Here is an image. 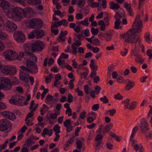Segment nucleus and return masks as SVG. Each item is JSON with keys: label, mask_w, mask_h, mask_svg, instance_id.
Masks as SVG:
<instances>
[{"label": "nucleus", "mask_w": 152, "mask_h": 152, "mask_svg": "<svg viewBox=\"0 0 152 152\" xmlns=\"http://www.w3.org/2000/svg\"><path fill=\"white\" fill-rule=\"evenodd\" d=\"M16 68L9 65L5 66L2 70V72L5 74L10 75H14L16 72Z\"/></svg>", "instance_id": "nucleus-5"}, {"label": "nucleus", "mask_w": 152, "mask_h": 152, "mask_svg": "<svg viewBox=\"0 0 152 152\" xmlns=\"http://www.w3.org/2000/svg\"><path fill=\"white\" fill-rule=\"evenodd\" d=\"M60 126L58 124L55 125L53 128V131L55 132V134H59L61 132Z\"/></svg>", "instance_id": "nucleus-33"}, {"label": "nucleus", "mask_w": 152, "mask_h": 152, "mask_svg": "<svg viewBox=\"0 0 152 152\" xmlns=\"http://www.w3.org/2000/svg\"><path fill=\"white\" fill-rule=\"evenodd\" d=\"M35 18H32L29 21V26L31 28H33L36 25Z\"/></svg>", "instance_id": "nucleus-34"}, {"label": "nucleus", "mask_w": 152, "mask_h": 152, "mask_svg": "<svg viewBox=\"0 0 152 152\" xmlns=\"http://www.w3.org/2000/svg\"><path fill=\"white\" fill-rule=\"evenodd\" d=\"M35 20L36 25L38 26H42L43 24V22L40 19L35 18Z\"/></svg>", "instance_id": "nucleus-41"}, {"label": "nucleus", "mask_w": 152, "mask_h": 152, "mask_svg": "<svg viewBox=\"0 0 152 152\" xmlns=\"http://www.w3.org/2000/svg\"><path fill=\"white\" fill-rule=\"evenodd\" d=\"M115 18L116 20H120L122 18V16L120 13H116V14L115 15Z\"/></svg>", "instance_id": "nucleus-64"}, {"label": "nucleus", "mask_w": 152, "mask_h": 152, "mask_svg": "<svg viewBox=\"0 0 152 152\" xmlns=\"http://www.w3.org/2000/svg\"><path fill=\"white\" fill-rule=\"evenodd\" d=\"M103 138V136L101 134H99L96 135L95 137V141L96 142L95 149L98 150L99 146L102 144V140Z\"/></svg>", "instance_id": "nucleus-16"}, {"label": "nucleus", "mask_w": 152, "mask_h": 152, "mask_svg": "<svg viewBox=\"0 0 152 152\" xmlns=\"http://www.w3.org/2000/svg\"><path fill=\"white\" fill-rule=\"evenodd\" d=\"M14 37L15 40L19 42H24L25 40V34L20 31H15L14 33Z\"/></svg>", "instance_id": "nucleus-4"}, {"label": "nucleus", "mask_w": 152, "mask_h": 152, "mask_svg": "<svg viewBox=\"0 0 152 152\" xmlns=\"http://www.w3.org/2000/svg\"><path fill=\"white\" fill-rule=\"evenodd\" d=\"M8 35L7 34L4 32H2L1 30H0V39L2 40H5L7 39L8 38Z\"/></svg>", "instance_id": "nucleus-31"}, {"label": "nucleus", "mask_w": 152, "mask_h": 152, "mask_svg": "<svg viewBox=\"0 0 152 152\" xmlns=\"http://www.w3.org/2000/svg\"><path fill=\"white\" fill-rule=\"evenodd\" d=\"M96 94H98L100 92L101 89L100 87L99 86H97L94 88Z\"/></svg>", "instance_id": "nucleus-52"}, {"label": "nucleus", "mask_w": 152, "mask_h": 152, "mask_svg": "<svg viewBox=\"0 0 152 152\" xmlns=\"http://www.w3.org/2000/svg\"><path fill=\"white\" fill-rule=\"evenodd\" d=\"M100 100L102 102H103L104 104H107L109 102V100L108 99H107L106 96H104L103 98H100Z\"/></svg>", "instance_id": "nucleus-47"}, {"label": "nucleus", "mask_w": 152, "mask_h": 152, "mask_svg": "<svg viewBox=\"0 0 152 152\" xmlns=\"http://www.w3.org/2000/svg\"><path fill=\"white\" fill-rule=\"evenodd\" d=\"M96 118V117L94 118L92 117H89L87 118V121L89 123H92L93 122L94 120Z\"/></svg>", "instance_id": "nucleus-57"}, {"label": "nucleus", "mask_w": 152, "mask_h": 152, "mask_svg": "<svg viewBox=\"0 0 152 152\" xmlns=\"http://www.w3.org/2000/svg\"><path fill=\"white\" fill-rule=\"evenodd\" d=\"M28 56H29L30 57V58L32 59L33 61H34L35 63H36L37 61V58L35 55L33 54V53H30L28 52Z\"/></svg>", "instance_id": "nucleus-30"}, {"label": "nucleus", "mask_w": 152, "mask_h": 152, "mask_svg": "<svg viewBox=\"0 0 152 152\" xmlns=\"http://www.w3.org/2000/svg\"><path fill=\"white\" fill-rule=\"evenodd\" d=\"M123 96L121 94L119 93H117L116 95H114V98L118 100L122 99Z\"/></svg>", "instance_id": "nucleus-58"}, {"label": "nucleus", "mask_w": 152, "mask_h": 152, "mask_svg": "<svg viewBox=\"0 0 152 152\" xmlns=\"http://www.w3.org/2000/svg\"><path fill=\"white\" fill-rule=\"evenodd\" d=\"M113 32V30H110L106 33L104 37L106 41L109 42L111 40Z\"/></svg>", "instance_id": "nucleus-19"}, {"label": "nucleus", "mask_w": 152, "mask_h": 152, "mask_svg": "<svg viewBox=\"0 0 152 152\" xmlns=\"http://www.w3.org/2000/svg\"><path fill=\"white\" fill-rule=\"evenodd\" d=\"M75 41L77 43H73L71 45L72 48V53L74 55L76 54L77 52V47L76 46L79 47L81 45V42L79 40H76Z\"/></svg>", "instance_id": "nucleus-17"}, {"label": "nucleus", "mask_w": 152, "mask_h": 152, "mask_svg": "<svg viewBox=\"0 0 152 152\" xmlns=\"http://www.w3.org/2000/svg\"><path fill=\"white\" fill-rule=\"evenodd\" d=\"M65 37H62L59 35L57 41L59 42H62L65 41Z\"/></svg>", "instance_id": "nucleus-53"}, {"label": "nucleus", "mask_w": 152, "mask_h": 152, "mask_svg": "<svg viewBox=\"0 0 152 152\" xmlns=\"http://www.w3.org/2000/svg\"><path fill=\"white\" fill-rule=\"evenodd\" d=\"M92 50L94 53H97L100 51L99 48L97 47H93L92 48Z\"/></svg>", "instance_id": "nucleus-63"}, {"label": "nucleus", "mask_w": 152, "mask_h": 152, "mask_svg": "<svg viewBox=\"0 0 152 152\" xmlns=\"http://www.w3.org/2000/svg\"><path fill=\"white\" fill-rule=\"evenodd\" d=\"M24 49L26 50H29L32 48V44L31 43L26 44L24 46Z\"/></svg>", "instance_id": "nucleus-38"}, {"label": "nucleus", "mask_w": 152, "mask_h": 152, "mask_svg": "<svg viewBox=\"0 0 152 152\" xmlns=\"http://www.w3.org/2000/svg\"><path fill=\"white\" fill-rule=\"evenodd\" d=\"M26 67L24 66H21L20 68L22 70H28L29 73L33 74L36 73L38 71L37 66L35 64V63L31 61L27 60L26 62Z\"/></svg>", "instance_id": "nucleus-3"}, {"label": "nucleus", "mask_w": 152, "mask_h": 152, "mask_svg": "<svg viewBox=\"0 0 152 152\" xmlns=\"http://www.w3.org/2000/svg\"><path fill=\"white\" fill-rule=\"evenodd\" d=\"M110 8L112 9H118L119 7L117 4L115 3L113 1L110 2Z\"/></svg>", "instance_id": "nucleus-29"}, {"label": "nucleus", "mask_w": 152, "mask_h": 152, "mask_svg": "<svg viewBox=\"0 0 152 152\" xmlns=\"http://www.w3.org/2000/svg\"><path fill=\"white\" fill-rule=\"evenodd\" d=\"M148 124L147 123L146 120L143 118L140 122V128L142 133H146L150 129L148 127Z\"/></svg>", "instance_id": "nucleus-9"}, {"label": "nucleus", "mask_w": 152, "mask_h": 152, "mask_svg": "<svg viewBox=\"0 0 152 152\" xmlns=\"http://www.w3.org/2000/svg\"><path fill=\"white\" fill-rule=\"evenodd\" d=\"M135 61L137 63L140 62L142 64L144 60L140 56H137L135 59Z\"/></svg>", "instance_id": "nucleus-40"}, {"label": "nucleus", "mask_w": 152, "mask_h": 152, "mask_svg": "<svg viewBox=\"0 0 152 152\" xmlns=\"http://www.w3.org/2000/svg\"><path fill=\"white\" fill-rule=\"evenodd\" d=\"M74 79H72L70 80L69 82V87L71 89H73L74 87V84L73 83Z\"/></svg>", "instance_id": "nucleus-48"}, {"label": "nucleus", "mask_w": 152, "mask_h": 152, "mask_svg": "<svg viewBox=\"0 0 152 152\" xmlns=\"http://www.w3.org/2000/svg\"><path fill=\"white\" fill-rule=\"evenodd\" d=\"M80 23L84 26H88L89 24L88 22V19L87 18H85L83 21H80Z\"/></svg>", "instance_id": "nucleus-43"}, {"label": "nucleus", "mask_w": 152, "mask_h": 152, "mask_svg": "<svg viewBox=\"0 0 152 152\" xmlns=\"http://www.w3.org/2000/svg\"><path fill=\"white\" fill-rule=\"evenodd\" d=\"M44 46L42 42L39 41H37L32 44V48L31 49V51L33 52H34L36 50L41 51L44 48Z\"/></svg>", "instance_id": "nucleus-6"}, {"label": "nucleus", "mask_w": 152, "mask_h": 152, "mask_svg": "<svg viewBox=\"0 0 152 152\" xmlns=\"http://www.w3.org/2000/svg\"><path fill=\"white\" fill-rule=\"evenodd\" d=\"M31 138H28L25 141V143L27 144V146L28 147L30 145H31Z\"/></svg>", "instance_id": "nucleus-54"}, {"label": "nucleus", "mask_w": 152, "mask_h": 152, "mask_svg": "<svg viewBox=\"0 0 152 152\" xmlns=\"http://www.w3.org/2000/svg\"><path fill=\"white\" fill-rule=\"evenodd\" d=\"M121 21L120 20H116L115 22V26L114 28L116 29H118L119 28V25L121 23ZM121 28V27H120Z\"/></svg>", "instance_id": "nucleus-36"}, {"label": "nucleus", "mask_w": 152, "mask_h": 152, "mask_svg": "<svg viewBox=\"0 0 152 152\" xmlns=\"http://www.w3.org/2000/svg\"><path fill=\"white\" fill-rule=\"evenodd\" d=\"M130 29L128 31L124 34H121L120 35L121 38L125 39V41L127 43H130L134 44L135 48L140 47L141 42V39L139 36L133 34Z\"/></svg>", "instance_id": "nucleus-2"}, {"label": "nucleus", "mask_w": 152, "mask_h": 152, "mask_svg": "<svg viewBox=\"0 0 152 152\" xmlns=\"http://www.w3.org/2000/svg\"><path fill=\"white\" fill-rule=\"evenodd\" d=\"M110 113V115L111 116H113L116 113V110L115 109L113 110H109L107 111Z\"/></svg>", "instance_id": "nucleus-55"}, {"label": "nucleus", "mask_w": 152, "mask_h": 152, "mask_svg": "<svg viewBox=\"0 0 152 152\" xmlns=\"http://www.w3.org/2000/svg\"><path fill=\"white\" fill-rule=\"evenodd\" d=\"M26 0H17L15 3H18L21 5L25 7L26 5Z\"/></svg>", "instance_id": "nucleus-37"}, {"label": "nucleus", "mask_w": 152, "mask_h": 152, "mask_svg": "<svg viewBox=\"0 0 152 152\" xmlns=\"http://www.w3.org/2000/svg\"><path fill=\"white\" fill-rule=\"evenodd\" d=\"M74 138V137H72V138H71L69 139L66 142L65 144L64 145V149L65 150H66V148H67L69 146V144H71L74 142V141L73 140Z\"/></svg>", "instance_id": "nucleus-25"}, {"label": "nucleus", "mask_w": 152, "mask_h": 152, "mask_svg": "<svg viewBox=\"0 0 152 152\" xmlns=\"http://www.w3.org/2000/svg\"><path fill=\"white\" fill-rule=\"evenodd\" d=\"M35 37V33L33 32V30L30 33L28 34V37L29 39H33Z\"/></svg>", "instance_id": "nucleus-45"}, {"label": "nucleus", "mask_w": 152, "mask_h": 152, "mask_svg": "<svg viewBox=\"0 0 152 152\" xmlns=\"http://www.w3.org/2000/svg\"><path fill=\"white\" fill-rule=\"evenodd\" d=\"M64 126L66 128V131L67 132H69L73 130V127L71 125L70 119H66L64 122Z\"/></svg>", "instance_id": "nucleus-18"}, {"label": "nucleus", "mask_w": 152, "mask_h": 152, "mask_svg": "<svg viewBox=\"0 0 152 152\" xmlns=\"http://www.w3.org/2000/svg\"><path fill=\"white\" fill-rule=\"evenodd\" d=\"M12 84H4L3 83L0 84V90L2 89L5 91H8L11 89L12 87Z\"/></svg>", "instance_id": "nucleus-21"}, {"label": "nucleus", "mask_w": 152, "mask_h": 152, "mask_svg": "<svg viewBox=\"0 0 152 152\" xmlns=\"http://www.w3.org/2000/svg\"><path fill=\"white\" fill-rule=\"evenodd\" d=\"M13 99H11L9 100V102L11 104H17L21 103L23 97L19 96L16 95L13 96Z\"/></svg>", "instance_id": "nucleus-13"}, {"label": "nucleus", "mask_w": 152, "mask_h": 152, "mask_svg": "<svg viewBox=\"0 0 152 152\" xmlns=\"http://www.w3.org/2000/svg\"><path fill=\"white\" fill-rule=\"evenodd\" d=\"M5 49V45L0 40V52H2Z\"/></svg>", "instance_id": "nucleus-50"}, {"label": "nucleus", "mask_w": 152, "mask_h": 152, "mask_svg": "<svg viewBox=\"0 0 152 152\" xmlns=\"http://www.w3.org/2000/svg\"><path fill=\"white\" fill-rule=\"evenodd\" d=\"M2 83H4V84H12L10 80L8 78H0V84Z\"/></svg>", "instance_id": "nucleus-24"}, {"label": "nucleus", "mask_w": 152, "mask_h": 152, "mask_svg": "<svg viewBox=\"0 0 152 152\" xmlns=\"http://www.w3.org/2000/svg\"><path fill=\"white\" fill-rule=\"evenodd\" d=\"M10 6L9 2L5 0H0V7L4 9H7Z\"/></svg>", "instance_id": "nucleus-20"}, {"label": "nucleus", "mask_w": 152, "mask_h": 152, "mask_svg": "<svg viewBox=\"0 0 152 152\" xmlns=\"http://www.w3.org/2000/svg\"><path fill=\"white\" fill-rule=\"evenodd\" d=\"M76 148L78 150H81L82 147V142L80 140H78L76 142Z\"/></svg>", "instance_id": "nucleus-35"}, {"label": "nucleus", "mask_w": 152, "mask_h": 152, "mask_svg": "<svg viewBox=\"0 0 152 152\" xmlns=\"http://www.w3.org/2000/svg\"><path fill=\"white\" fill-rule=\"evenodd\" d=\"M83 17V15L82 14L78 13L76 14L75 18L78 20L82 19Z\"/></svg>", "instance_id": "nucleus-61"}, {"label": "nucleus", "mask_w": 152, "mask_h": 152, "mask_svg": "<svg viewBox=\"0 0 152 152\" xmlns=\"http://www.w3.org/2000/svg\"><path fill=\"white\" fill-rule=\"evenodd\" d=\"M144 38L145 41L148 42H149L151 41L150 38V34L149 32H146L145 33V35Z\"/></svg>", "instance_id": "nucleus-39"}, {"label": "nucleus", "mask_w": 152, "mask_h": 152, "mask_svg": "<svg viewBox=\"0 0 152 152\" xmlns=\"http://www.w3.org/2000/svg\"><path fill=\"white\" fill-rule=\"evenodd\" d=\"M135 107V103L134 102H132L129 105L127 108L130 110H132L134 109Z\"/></svg>", "instance_id": "nucleus-46"}, {"label": "nucleus", "mask_w": 152, "mask_h": 152, "mask_svg": "<svg viewBox=\"0 0 152 152\" xmlns=\"http://www.w3.org/2000/svg\"><path fill=\"white\" fill-rule=\"evenodd\" d=\"M99 108V104H94L91 107V109L93 110L96 111L98 110Z\"/></svg>", "instance_id": "nucleus-51"}, {"label": "nucleus", "mask_w": 152, "mask_h": 152, "mask_svg": "<svg viewBox=\"0 0 152 152\" xmlns=\"http://www.w3.org/2000/svg\"><path fill=\"white\" fill-rule=\"evenodd\" d=\"M94 61L93 59H91L90 61V66L92 71H96L97 70V66L96 64H94Z\"/></svg>", "instance_id": "nucleus-27"}, {"label": "nucleus", "mask_w": 152, "mask_h": 152, "mask_svg": "<svg viewBox=\"0 0 152 152\" xmlns=\"http://www.w3.org/2000/svg\"><path fill=\"white\" fill-rule=\"evenodd\" d=\"M134 85V83L129 80L128 82L125 87V89L127 90H129L132 88L133 87Z\"/></svg>", "instance_id": "nucleus-26"}, {"label": "nucleus", "mask_w": 152, "mask_h": 152, "mask_svg": "<svg viewBox=\"0 0 152 152\" xmlns=\"http://www.w3.org/2000/svg\"><path fill=\"white\" fill-rule=\"evenodd\" d=\"M125 7L127 11H130L131 10H132L131 6L128 3L125 4Z\"/></svg>", "instance_id": "nucleus-62"}, {"label": "nucleus", "mask_w": 152, "mask_h": 152, "mask_svg": "<svg viewBox=\"0 0 152 152\" xmlns=\"http://www.w3.org/2000/svg\"><path fill=\"white\" fill-rule=\"evenodd\" d=\"M33 32L35 33V37L37 38H41L45 35L44 32L43 30H34Z\"/></svg>", "instance_id": "nucleus-22"}, {"label": "nucleus", "mask_w": 152, "mask_h": 152, "mask_svg": "<svg viewBox=\"0 0 152 152\" xmlns=\"http://www.w3.org/2000/svg\"><path fill=\"white\" fill-rule=\"evenodd\" d=\"M7 15L9 18L15 21H20L23 18L26 17V13L24 9L16 7L9 9L8 11Z\"/></svg>", "instance_id": "nucleus-1"}, {"label": "nucleus", "mask_w": 152, "mask_h": 152, "mask_svg": "<svg viewBox=\"0 0 152 152\" xmlns=\"http://www.w3.org/2000/svg\"><path fill=\"white\" fill-rule=\"evenodd\" d=\"M2 115L5 118L12 121H14L16 119L15 114L9 111H4L2 113Z\"/></svg>", "instance_id": "nucleus-12"}, {"label": "nucleus", "mask_w": 152, "mask_h": 152, "mask_svg": "<svg viewBox=\"0 0 152 152\" xmlns=\"http://www.w3.org/2000/svg\"><path fill=\"white\" fill-rule=\"evenodd\" d=\"M48 131L49 130L47 128H45L44 129L42 132L41 133V135L43 137H45V135L47 134L48 132Z\"/></svg>", "instance_id": "nucleus-49"}, {"label": "nucleus", "mask_w": 152, "mask_h": 152, "mask_svg": "<svg viewBox=\"0 0 152 152\" xmlns=\"http://www.w3.org/2000/svg\"><path fill=\"white\" fill-rule=\"evenodd\" d=\"M84 89L85 92L86 94H89V87L88 85H85L84 86Z\"/></svg>", "instance_id": "nucleus-59"}, {"label": "nucleus", "mask_w": 152, "mask_h": 152, "mask_svg": "<svg viewBox=\"0 0 152 152\" xmlns=\"http://www.w3.org/2000/svg\"><path fill=\"white\" fill-rule=\"evenodd\" d=\"M15 57L14 60H17L19 61H21L23 58L26 59L28 57V51H24L23 52H20L19 54H18L15 52Z\"/></svg>", "instance_id": "nucleus-10"}, {"label": "nucleus", "mask_w": 152, "mask_h": 152, "mask_svg": "<svg viewBox=\"0 0 152 152\" xmlns=\"http://www.w3.org/2000/svg\"><path fill=\"white\" fill-rule=\"evenodd\" d=\"M86 0H77V5L81 8H83L86 4Z\"/></svg>", "instance_id": "nucleus-32"}, {"label": "nucleus", "mask_w": 152, "mask_h": 152, "mask_svg": "<svg viewBox=\"0 0 152 152\" xmlns=\"http://www.w3.org/2000/svg\"><path fill=\"white\" fill-rule=\"evenodd\" d=\"M49 109V107L45 104H44L43 105V107L40 110V111L41 114L42 115H44L45 113L47 112Z\"/></svg>", "instance_id": "nucleus-28"}, {"label": "nucleus", "mask_w": 152, "mask_h": 152, "mask_svg": "<svg viewBox=\"0 0 152 152\" xmlns=\"http://www.w3.org/2000/svg\"><path fill=\"white\" fill-rule=\"evenodd\" d=\"M93 44L96 46H98L100 45V41L99 39L97 38H95L93 42Z\"/></svg>", "instance_id": "nucleus-44"}, {"label": "nucleus", "mask_w": 152, "mask_h": 152, "mask_svg": "<svg viewBox=\"0 0 152 152\" xmlns=\"http://www.w3.org/2000/svg\"><path fill=\"white\" fill-rule=\"evenodd\" d=\"M5 26L6 30L9 32L15 31L17 28V25L13 22L10 20H8L6 22Z\"/></svg>", "instance_id": "nucleus-8"}, {"label": "nucleus", "mask_w": 152, "mask_h": 152, "mask_svg": "<svg viewBox=\"0 0 152 152\" xmlns=\"http://www.w3.org/2000/svg\"><path fill=\"white\" fill-rule=\"evenodd\" d=\"M27 3L32 5H40L42 3L41 0H27Z\"/></svg>", "instance_id": "nucleus-23"}, {"label": "nucleus", "mask_w": 152, "mask_h": 152, "mask_svg": "<svg viewBox=\"0 0 152 152\" xmlns=\"http://www.w3.org/2000/svg\"><path fill=\"white\" fill-rule=\"evenodd\" d=\"M91 32L92 34L96 35L98 34L99 30L98 28H95L94 27H92L91 28Z\"/></svg>", "instance_id": "nucleus-42"}, {"label": "nucleus", "mask_w": 152, "mask_h": 152, "mask_svg": "<svg viewBox=\"0 0 152 152\" xmlns=\"http://www.w3.org/2000/svg\"><path fill=\"white\" fill-rule=\"evenodd\" d=\"M28 70H22L20 74V79L25 82H28L29 74Z\"/></svg>", "instance_id": "nucleus-14"}, {"label": "nucleus", "mask_w": 152, "mask_h": 152, "mask_svg": "<svg viewBox=\"0 0 152 152\" xmlns=\"http://www.w3.org/2000/svg\"><path fill=\"white\" fill-rule=\"evenodd\" d=\"M9 121L7 119H3L0 120V131H4L8 129Z\"/></svg>", "instance_id": "nucleus-11"}, {"label": "nucleus", "mask_w": 152, "mask_h": 152, "mask_svg": "<svg viewBox=\"0 0 152 152\" xmlns=\"http://www.w3.org/2000/svg\"><path fill=\"white\" fill-rule=\"evenodd\" d=\"M86 113L85 111L82 112L80 114V118L82 119H84L86 116Z\"/></svg>", "instance_id": "nucleus-60"}, {"label": "nucleus", "mask_w": 152, "mask_h": 152, "mask_svg": "<svg viewBox=\"0 0 152 152\" xmlns=\"http://www.w3.org/2000/svg\"><path fill=\"white\" fill-rule=\"evenodd\" d=\"M142 26V21L141 20H139L137 23L135 21L134 22L132 25V28L134 30L136 29L137 32L139 33L141 31Z\"/></svg>", "instance_id": "nucleus-15"}, {"label": "nucleus", "mask_w": 152, "mask_h": 152, "mask_svg": "<svg viewBox=\"0 0 152 152\" xmlns=\"http://www.w3.org/2000/svg\"><path fill=\"white\" fill-rule=\"evenodd\" d=\"M15 52L11 49L5 50L3 53V56L6 59L10 61L14 60Z\"/></svg>", "instance_id": "nucleus-7"}, {"label": "nucleus", "mask_w": 152, "mask_h": 152, "mask_svg": "<svg viewBox=\"0 0 152 152\" xmlns=\"http://www.w3.org/2000/svg\"><path fill=\"white\" fill-rule=\"evenodd\" d=\"M67 101L69 103L72 102L73 101V96L71 94H69L68 96Z\"/></svg>", "instance_id": "nucleus-56"}]
</instances>
